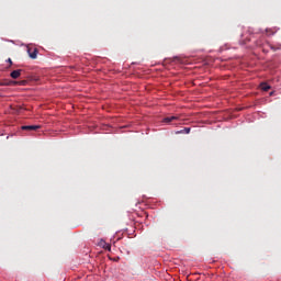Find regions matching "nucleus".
Returning a JSON list of instances; mask_svg holds the SVG:
<instances>
[{"mask_svg":"<svg viewBox=\"0 0 281 281\" xmlns=\"http://www.w3.org/2000/svg\"><path fill=\"white\" fill-rule=\"evenodd\" d=\"M27 54L32 60H36L38 56V48H27Z\"/></svg>","mask_w":281,"mask_h":281,"instance_id":"obj_1","label":"nucleus"},{"mask_svg":"<svg viewBox=\"0 0 281 281\" xmlns=\"http://www.w3.org/2000/svg\"><path fill=\"white\" fill-rule=\"evenodd\" d=\"M21 74H23V69L13 70L10 76L13 78V80H16V78L21 77Z\"/></svg>","mask_w":281,"mask_h":281,"instance_id":"obj_5","label":"nucleus"},{"mask_svg":"<svg viewBox=\"0 0 281 281\" xmlns=\"http://www.w3.org/2000/svg\"><path fill=\"white\" fill-rule=\"evenodd\" d=\"M8 63H10V65H12V59H11V58H9V59H8Z\"/></svg>","mask_w":281,"mask_h":281,"instance_id":"obj_9","label":"nucleus"},{"mask_svg":"<svg viewBox=\"0 0 281 281\" xmlns=\"http://www.w3.org/2000/svg\"><path fill=\"white\" fill-rule=\"evenodd\" d=\"M260 87H261L262 91H269V89H271V86H269L267 83H261Z\"/></svg>","mask_w":281,"mask_h":281,"instance_id":"obj_7","label":"nucleus"},{"mask_svg":"<svg viewBox=\"0 0 281 281\" xmlns=\"http://www.w3.org/2000/svg\"><path fill=\"white\" fill-rule=\"evenodd\" d=\"M41 125H23L22 131H38Z\"/></svg>","mask_w":281,"mask_h":281,"instance_id":"obj_3","label":"nucleus"},{"mask_svg":"<svg viewBox=\"0 0 281 281\" xmlns=\"http://www.w3.org/2000/svg\"><path fill=\"white\" fill-rule=\"evenodd\" d=\"M172 120H177V116L165 117V119H164V122H165L166 124H170Z\"/></svg>","mask_w":281,"mask_h":281,"instance_id":"obj_8","label":"nucleus"},{"mask_svg":"<svg viewBox=\"0 0 281 281\" xmlns=\"http://www.w3.org/2000/svg\"><path fill=\"white\" fill-rule=\"evenodd\" d=\"M3 86H10V85H19L20 87H25L27 85L26 80L22 81H10V82H4L2 83Z\"/></svg>","mask_w":281,"mask_h":281,"instance_id":"obj_2","label":"nucleus"},{"mask_svg":"<svg viewBox=\"0 0 281 281\" xmlns=\"http://www.w3.org/2000/svg\"><path fill=\"white\" fill-rule=\"evenodd\" d=\"M271 47V49L273 50V52H276V48H274V46H270Z\"/></svg>","mask_w":281,"mask_h":281,"instance_id":"obj_11","label":"nucleus"},{"mask_svg":"<svg viewBox=\"0 0 281 281\" xmlns=\"http://www.w3.org/2000/svg\"><path fill=\"white\" fill-rule=\"evenodd\" d=\"M106 249H108L109 251H111V246L108 245V246H106Z\"/></svg>","mask_w":281,"mask_h":281,"instance_id":"obj_10","label":"nucleus"},{"mask_svg":"<svg viewBox=\"0 0 281 281\" xmlns=\"http://www.w3.org/2000/svg\"><path fill=\"white\" fill-rule=\"evenodd\" d=\"M278 27H273V29H267L266 32L268 34V36H273V34H276L278 32Z\"/></svg>","mask_w":281,"mask_h":281,"instance_id":"obj_6","label":"nucleus"},{"mask_svg":"<svg viewBox=\"0 0 281 281\" xmlns=\"http://www.w3.org/2000/svg\"><path fill=\"white\" fill-rule=\"evenodd\" d=\"M177 134L178 135H188V134H190V127H178Z\"/></svg>","mask_w":281,"mask_h":281,"instance_id":"obj_4","label":"nucleus"}]
</instances>
